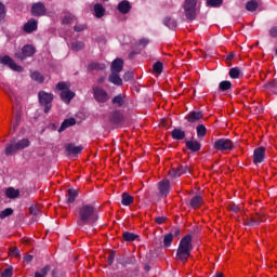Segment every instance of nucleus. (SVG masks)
Segmentation results:
<instances>
[{
  "label": "nucleus",
  "instance_id": "f257e3e1",
  "mask_svg": "<svg viewBox=\"0 0 277 277\" xmlns=\"http://www.w3.org/2000/svg\"><path fill=\"white\" fill-rule=\"evenodd\" d=\"M98 222V212L92 205H82L78 209L77 224L83 226H94Z\"/></svg>",
  "mask_w": 277,
  "mask_h": 277
},
{
  "label": "nucleus",
  "instance_id": "f03ea898",
  "mask_svg": "<svg viewBox=\"0 0 277 277\" xmlns=\"http://www.w3.org/2000/svg\"><path fill=\"white\" fill-rule=\"evenodd\" d=\"M192 235L187 234L180 240V245L176 250V259L179 261H183L187 263L189 258L192 256V250H194V246L192 245Z\"/></svg>",
  "mask_w": 277,
  "mask_h": 277
},
{
  "label": "nucleus",
  "instance_id": "7ed1b4c3",
  "mask_svg": "<svg viewBox=\"0 0 277 277\" xmlns=\"http://www.w3.org/2000/svg\"><path fill=\"white\" fill-rule=\"evenodd\" d=\"M38 98L39 105L43 107L44 114H49V111H51V108L53 107V100L55 98V95L45 91H39Z\"/></svg>",
  "mask_w": 277,
  "mask_h": 277
},
{
  "label": "nucleus",
  "instance_id": "20e7f679",
  "mask_svg": "<svg viewBox=\"0 0 277 277\" xmlns=\"http://www.w3.org/2000/svg\"><path fill=\"white\" fill-rule=\"evenodd\" d=\"M198 5V0H185L183 4L184 14L187 21H196V6Z\"/></svg>",
  "mask_w": 277,
  "mask_h": 277
},
{
  "label": "nucleus",
  "instance_id": "39448f33",
  "mask_svg": "<svg viewBox=\"0 0 277 277\" xmlns=\"http://www.w3.org/2000/svg\"><path fill=\"white\" fill-rule=\"evenodd\" d=\"M214 150H219L221 153H224L226 150H234L235 143L230 138H217L214 142Z\"/></svg>",
  "mask_w": 277,
  "mask_h": 277
},
{
  "label": "nucleus",
  "instance_id": "423d86ee",
  "mask_svg": "<svg viewBox=\"0 0 277 277\" xmlns=\"http://www.w3.org/2000/svg\"><path fill=\"white\" fill-rule=\"evenodd\" d=\"M34 55H36V48L31 44L24 45L21 52L15 53V57L21 62H25L27 57H34Z\"/></svg>",
  "mask_w": 277,
  "mask_h": 277
},
{
  "label": "nucleus",
  "instance_id": "0eeeda50",
  "mask_svg": "<svg viewBox=\"0 0 277 277\" xmlns=\"http://www.w3.org/2000/svg\"><path fill=\"white\" fill-rule=\"evenodd\" d=\"M93 98L96 103H107L109 101V93L101 87H94Z\"/></svg>",
  "mask_w": 277,
  "mask_h": 277
},
{
  "label": "nucleus",
  "instance_id": "6e6552de",
  "mask_svg": "<svg viewBox=\"0 0 277 277\" xmlns=\"http://www.w3.org/2000/svg\"><path fill=\"white\" fill-rule=\"evenodd\" d=\"M0 64L9 66V68L15 72H23V67L21 65H16V62H14L10 55L0 57Z\"/></svg>",
  "mask_w": 277,
  "mask_h": 277
},
{
  "label": "nucleus",
  "instance_id": "1a4fd4ad",
  "mask_svg": "<svg viewBox=\"0 0 277 277\" xmlns=\"http://www.w3.org/2000/svg\"><path fill=\"white\" fill-rule=\"evenodd\" d=\"M265 147H256L253 151V163L258 166V163H263L265 161Z\"/></svg>",
  "mask_w": 277,
  "mask_h": 277
},
{
  "label": "nucleus",
  "instance_id": "9d476101",
  "mask_svg": "<svg viewBox=\"0 0 277 277\" xmlns=\"http://www.w3.org/2000/svg\"><path fill=\"white\" fill-rule=\"evenodd\" d=\"M32 16H44L47 14V6L42 2H36L31 6Z\"/></svg>",
  "mask_w": 277,
  "mask_h": 277
},
{
  "label": "nucleus",
  "instance_id": "9b49d317",
  "mask_svg": "<svg viewBox=\"0 0 277 277\" xmlns=\"http://www.w3.org/2000/svg\"><path fill=\"white\" fill-rule=\"evenodd\" d=\"M261 222H265V214L258 212L254 216L246 222V226H259Z\"/></svg>",
  "mask_w": 277,
  "mask_h": 277
},
{
  "label": "nucleus",
  "instance_id": "f8f14e48",
  "mask_svg": "<svg viewBox=\"0 0 277 277\" xmlns=\"http://www.w3.org/2000/svg\"><path fill=\"white\" fill-rule=\"evenodd\" d=\"M65 150L67 153V155H80L81 150H83V146L82 145H75V143H69L67 145H65Z\"/></svg>",
  "mask_w": 277,
  "mask_h": 277
},
{
  "label": "nucleus",
  "instance_id": "ddd939ff",
  "mask_svg": "<svg viewBox=\"0 0 277 277\" xmlns=\"http://www.w3.org/2000/svg\"><path fill=\"white\" fill-rule=\"evenodd\" d=\"M109 120L111 124H122L124 122V116L119 110L110 113Z\"/></svg>",
  "mask_w": 277,
  "mask_h": 277
},
{
  "label": "nucleus",
  "instance_id": "4468645a",
  "mask_svg": "<svg viewBox=\"0 0 277 277\" xmlns=\"http://www.w3.org/2000/svg\"><path fill=\"white\" fill-rule=\"evenodd\" d=\"M158 189L161 196L170 194V180H162L158 183Z\"/></svg>",
  "mask_w": 277,
  "mask_h": 277
},
{
  "label": "nucleus",
  "instance_id": "2eb2a0df",
  "mask_svg": "<svg viewBox=\"0 0 277 277\" xmlns=\"http://www.w3.org/2000/svg\"><path fill=\"white\" fill-rule=\"evenodd\" d=\"M122 68H124V61L116 58L110 65V72H122Z\"/></svg>",
  "mask_w": 277,
  "mask_h": 277
},
{
  "label": "nucleus",
  "instance_id": "dca6fc26",
  "mask_svg": "<svg viewBox=\"0 0 277 277\" xmlns=\"http://www.w3.org/2000/svg\"><path fill=\"white\" fill-rule=\"evenodd\" d=\"M162 24L164 27H168V29H171V31H176V28L179 27V22L170 16H166Z\"/></svg>",
  "mask_w": 277,
  "mask_h": 277
},
{
  "label": "nucleus",
  "instance_id": "f3484780",
  "mask_svg": "<svg viewBox=\"0 0 277 277\" xmlns=\"http://www.w3.org/2000/svg\"><path fill=\"white\" fill-rule=\"evenodd\" d=\"M26 34H34L38 29V21L29 19L23 27Z\"/></svg>",
  "mask_w": 277,
  "mask_h": 277
},
{
  "label": "nucleus",
  "instance_id": "a211bd4d",
  "mask_svg": "<svg viewBox=\"0 0 277 277\" xmlns=\"http://www.w3.org/2000/svg\"><path fill=\"white\" fill-rule=\"evenodd\" d=\"M117 10L118 12H120V14H129V12H131V2H129L128 0L119 2L117 5Z\"/></svg>",
  "mask_w": 277,
  "mask_h": 277
},
{
  "label": "nucleus",
  "instance_id": "6ab92c4d",
  "mask_svg": "<svg viewBox=\"0 0 277 277\" xmlns=\"http://www.w3.org/2000/svg\"><path fill=\"white\" fill-rule=\"evenodd\" d=\"M186 148L188 150H190L192 153H198L200 150V148H202V144H200V142L198 141H186Z\"/></svg>",
  "mask_w": 277,
  "mask_h": 277
},
{
  "label": "nucleus",
  "instance_id": "aec40b11",
  "mask_svg": "<svg viewBox=\"0 0 277 277\" xmlns=\"http://www.w3.org/2000/svg\"><path fill=\"white\" fill-rule=\"evenodd\" d=\"M202 111L193 110L188 113V115L186 116V120L190 123L198 122V120L202 119Z\"/></svg>",
  "mask_w": 277,
  "mask_h": 277
},
{
  "label": "nucleus",
  "instance_id": "412c9836",
  "mask_svg": "<svg viewBox=\"0 0 277 277\" xmlns=\"http://www.w3.org/2000/svg\"><path fill=\"white\" fill-rule=\"evenodd\" d=\"M60 96H61V101H63V103H66L68 105L70 101L75 98V92L67 89L65 91H62Z\"/></svg>",
  "mask_w": 277,
  "mask_h": 277
},
{
  "label": "nucleus",
  "instance_id": "4be33fe9",
  "mask_svg": "<svg viewBox=\"0 0 277 277\" xmlns=\"http://www.w3.org/2000/svg\"><path fill=\"white\" fill-rule=\"evenodd\" d=\"M79 196V190L75 188H69L67 192V199L66 203L67 205H72L75 200H77V197Z\"/></svg>",
  "mask_w": 277,
  "mask_h": 277
},
{
  "label": "nucleus",
  "instance_id": "5701e85b",
  "mask_svg": "<svg viewBox=\"0 0 277 277\" xmlns=\"http://www.w3.org/2000/svg\"><path fill=\"white\" fill-rule=\"evenodd\" d=\"M203 202L202 197L197 195L189 200V207H192V209H200Z\"/></svg>",
  "mask_w": 277,
  "mask_h": 277
},
{
  "label": "nucleus",
  "instance_id": "b1692460",
  "mask_svg": "<svg viewBox=\"0 0 277 277\" xmlns=\"http://www.w3.org/2000/svg\"><path fill=\"white\" fill-rule=\"evenodd\" d=\"M75 124H77V120L75 118L65 119L58 129V133L66 131V129H69V127H75Z\"/></svg>",
  "mask_w": 277,
  "mask_h": 277
},
{
  "label": "nucleus",
  "instance_id": "393cba45",
  "mask_svg": "<svg viewBox=\"0 0 277 277\" xmlns=\"http://www.w3.org/2000/svg\"><path fill=\"white\" fill-rule=\"evenodd\" d=\"M172 140L182 141L185 140V131L181 128H175L171 131Z\"/></svg>",
  "mask_w": 277,
  "mask_h": 277
},
{
  "label": "nucleus",
  "instance_id": "a878e982",
  "mask_svg": "<svg viewBox=\"0 0 277 277\" xmlns=\"http://www.w3.org/2000/svg\"><path fill=\"white\" fill-rule=\"evenodd\" d=\"M93 12L95 18H103V16H105V6H103L101 3H95L93 6Z\"/></svg>",
  "mask_w": 277,
  "mask_h": 277
},
{
  "label": "nucleus",
  "instance_id": "bb28decb",
  "mask_svg": "<svg viewBox=\"0 0 277 277\" xmlns=\"http://www.w3.org/2000/svg\"><path fill=\"white\" fill-rule=\"evenodd\" d=\"M109 83H114V85H122V78H120V72H114L108 76Z\"/></svg>",
  "mask_w": 277,
  "mask_h": 277
},
{
  "label": "nucleus",
  "instance_id": "cd10ccee",
  "mask_svg": "<svg viewBox=\"0 0 277 277\" xmlns=\"http://www.w3.org/2000/svg\"><path fill=\"white\" fill-rule=\"evenodd\" d=\"M133 196H131L129 193L124 192L121 194V205L123 207H131L133 205Z\"/></svg>",
  "mask_w": 277,
  "mask_h": 277
},
{
  "label": "nucleus",
  "instance_id": "c85d7f7f",
  "mask_svg": "<svg viewBox=\"0 0 277 277\" xmlns=\"http://www.w3.org/2000/svg\"><path fill=\"white\" fill-rule=\"evenodd\" d=\"M18 148H16V140L11 141L9 144H6L5 147V155L10 157V155H14Z\"/></svg>",
  "mask_w": 277,
  "mask_h": 277
},
{
  "label": "nucleus",
  "instance_id": "c756f323",
  "mask_svg": "<svg viewBox=\"0 0 277 277\" xmlns=\"http://www.w3.org/2000/svg\"><path fill=\"white\" fill-rule=\"evenodd\" d=\"M5 196L11 199L18 198L21 196V190L15 189L14 187H9L5 190Z\"/></svg>",
  "mask_w": 277,
  "mask_h": 277
},
{
  "label": "nucleus",
  "instance_id": "7c9ffc66",
  "mask_svg": "<svg viewBox=\"0 0 277 277\" xmlns=\"http://www.w3.org/2000/svg\"><path fill=\"white\" fill-rule=\"evenodd\" d=\"M233 88V83L229 80H223L219 83V92H228Z\"/></svg>",
  "mask_w": 277,
  "mask_h": 277
},
{
  "label": "nucleus",
  "instance_id": "2f4dec72",
  "mask_svg": "<svg viewBox=\"0 0 277 277\" xmlns=\"http://www.w3.org/2000/svg\"><path fill=\"white\" fill-rule=\"evenodd\" d=\"M15 146L17 150H25V148H29V138H23L18 142L15 141Z\"/></svg>",
  "mask_w": 277,
  "mask_h": 277
},
{
  "label": "nucleus",
  "instance_id": "473e14b6",
  "mask_svg": "<svg viewBox=\"0 0 277 277\" xmlns=\"http://www.w3.org/2000/svg\"><path fill=\"white\" fill-rule=\"evenodd\" d=\"M122 238L124 239V241H135V239H140V235L133 234L131 232H123L122 234Z\"/></svg>",
  "mask_w": 277,
  "mask_h": 277
},
{
  "label": "nucleus",
  "instance_id": "72a5a7b5",
  "mask_svg": "<svg viewBox=\"0 0 277 277\" xmlns=\"http://www.w3.org/2000/svg\"><path fill=\"white\" fill-rule=\"evenodd\" d=\"M258 8L259 2H256V0H250L246 4V10H248V12H256Z\"/></svg>",
  "mask_w": 277,
  "mask_h": 277
},
{
  "label": "nucleus",
  "instance_id": "f704fd0d",
  "mask_svg": "<svg viewBox=\"0 0 277 277\" xmlns=\"http://www.w3.org/2000/svg\"><path fill=\"white\" fill-rule=\"evenodd\" d=\"M51 272V265H45L41 271H37L35 273V277H47V275Z\"/></svg>",
  "mask_w": 277,
  "mask_h": 277
},
{
  "label": "nucleus",
  "instance_id": "c9c22d12",
  "mask_svg": "<svg viewBox=\"0 0 277 277\" xmlns=\"http://www.w3.org/2000/svg\"><path fill=\"white\" fill-rule=\"evenodd\" d=\"M111 103L113 105H117V107H122V105H124V96L122 94H118L111 100Z\"/></svg>",
  "mask_w": 277,
  "mask_h": 277
},
{
  "label": "nucleus",
  "instance_id": "e433bc0d",
  "mask_svg": "<svg viewBox=\"0 0 277 277\" xmlns=\"http://www.w3.org/2000/svg\"><path fill=\"white\" fill-rule=\"evenodd\" d=\"M32 81H37V83H44V76L40 74V71H34L30 74Z\"/></svg>",
  "mask_w": 277,
  "mask_h": 277
},
{
  "label": "nucleus",
  "instance_id": "4c0bfd02",
  "mask_svg": "<svg viewBox=\"0 0 277 277\" xmlns=\"http://www.w3.org/2000/svg\"><path fill=\"white\" fill-rule=\"evenodd\" d=\"M230 79H239L240 75H241V69H239V67H233L229 69L228 72Z\"/></svg>",
  "mask_w": 277,
  "mask_h": 277
},
{
  "label": "nucleus",
  "instance_id": "58836bf2",
  "mask_svg": "<svg viewBox=\"0 0 277 277\" xmlns=\"http://www.w3.org/2000/svg\"><path fill=\"white\" fill-rule=\"evenodd\" d=\"M207 135V127L205 124L197 126V137L202 138Z\"/></svg>",
  "mask_w": 277,
  "mask_h": 277
},
{
  "label": "nucleus",
  "instance_id": "ea45409f",
  "mask_svg": "<svg viewBox=\"0 0 277 277\" xmlns=\"http://www.w3.org/2000/svg\"><path fill=\"white\" fill-rule=\"evenodd\" d=\"M172 241H174V238L172 237V234H167L163 237V248H170L172 246Z\"/></svg>",
  "mask_w": 277,
  "mask_h": 277
},
{
  "label": "nucleus",
  "instance_id": "a19ab883",
  "mask_svg": "<svg viewBox=\"0 0 277 277\" xmlns=\"http://www.w3.org/2000/svg\"><path fill=\"white\" fill-rule=\"evenodd\" d=\"M85 43L81 41H75L71 43V51H83Z\"/></svg>",
  "mask_w": 277,
  "mask_h": 277
},
{
  "label": "nucleus",
  "instance_id": "79ce46f5",
  "mask_svg": "<svg viewBox=\"0 0 277 277\" xmlns=\"http://www.w3.org/2000/svg\"><path fill=\"white\" fill-rule=\"evenodd\" d=\"M153 70L154 72H156L157 75H161L163 72V63L161 62H156L154 65H153Z\"/></svg>",
  "mask_w": 277,
  "mask_h": 277
},
{
  "label": "nucleus",
  "instance_id": "37998d69",
  "mask_svg": "<svg viewBox=\"0 0 277 277\" xmlns=\"http://www.w3.org/2000/svg\"><path fill=\"white\" fill-rule=\"evenodd\" d=\"M14 213L12 208H6L0 212V220H5V217H10Z\"/></svg>",
  "mask_w": 277,
  "mask_h": 277
},
{
  "label": "nucleus",
  "instance_id": "c03bdc74",
  "mask_svg": "<svg viewBox=\"0 0 277 277\" xmlns=\"http://www.w3.org/2000/svg\"><path fill=\"white\" fill-rule=\"evenodd\" d=\"M224 3V0H207L208 8H220Z\"/></svg>",
  "mask_w": 277,
  "mask_h": 277
},
{
  "label": "nucleus",
  "instance_id": "a18cd8bd",
  "mask_svg": "<svg viewBox=\"0 0 277 277\" xmlns=\"http://www.w3.org/2000/svg\"><path fill=\"white\" fill-rule=\"evenodd\" d=\"M103 68H105V67L100 63H90L88 65V70H90V71H92V70H103Z\"/></svg>",
  "mask_w": 277,
  "mask_h": 277
},
{
  "label": "nucleus",
  "instance_id": "49530a36",
  "mask_svg": "<svg viewBox=\"0 0 277 277\" xmlns=\"http://www.w3.org/2000/svg\"><path fill=\"white\" fill-rule=\"evenodd\" d=\"M266 88L273 92V94H277V80H273L266 83Z\"/></svg>",
  "mask_w": 277,
  "mask_h": 277
},
{
  "label": "nucleus",
  "instance_id": "de8ad7c7",
  "mask_svg": "<svg viewBox=\"0 0 277 277\" xmlns=\"http://www.w3.org/2000/svg\"><path fill=\"white\" fill-rule=\"evenodd\" d=\"M9 254L11 256H15V259H21V250H18V247H13L9 249Z\"/></svg>",
  "mask_w": 277,
  "mask_h": 277
},
{
  "label": "nucleus",
  "instance_id": "09e8293b",
  "mask_svg": "<svg viewBox=\"0 0 277 277\" xmlns=\"http://www.w3.org/2000/svg\"><path fill=\"white\" fill-rule=\"evenodd\" d=\"M14 274V268L12 266L5 268L2 273H1V277H12Z\"/></svg>",
  "mask_w": 277,
  "mask_h": 277
},
{
  "label": "nucleus",
  "instance_id": "8fccbe9b",
  "mask_svg": "<svg viewBox=\"0 0 277 277\" xmlns=\"http://www.w3.org/2000/svg\"><path fill=\"white\" fill-rule=\"evenodd\" d=\"M179 171H180V174L182 176V174H187V172L192 173V168H189V166H179L177 167Z\"/></svg>",
  "mask_w": 277,
  "mask_h": 277
},
{
  "label": "nucleus",
  "instance_id": "3c124183",
  "mask_svg": "<svg viewBox=\"0 0 277 277\" xmlns=\"http://www.w3.org/2000/svg\"><path fill=\"white\" fill-rule=\"evenodd\" d=\"M115 259H116V251H109L108 258H107L108 265H114Z\"/></svg>",
  "mask_w": 277,
  "mask_h": 277
},
{
  "label": "nucleus",
  "instance_id": "603ef678",
  "mask_svg": "<svg viewBox=\"0 0 277 277\" xmlns=\"http://www.w3.org/2000/svg\"><path fill=\"white\" fill-rule=\"evenodd\" d=\"M170 176H172V179H177L179 176H181V171H179V167L177 168H173L170 172H169Z\"/></svg>",
  "mask_w": 277,
  "mask_h": 277
},
{
  "label": "nucleus",
  "instance_id": "864d4df0",
  "mask_svg": "<svg viewBox=\"0 0 277 277\" xmlns=\"http://www.w3.org/2000/svg\"><path fill=\"white\" fill-rule=\"evenodd\" d=\"M85 29H88V25L85 24H78L74 27V31L77 32L85 31Z\"/></svg>",
  "mask_w": 277,
  "mask_h": 277
},
{
  "label": "nucleus",
  "instance_id": "5fc2aeb1",
  "mask_svg": "<svg viewBox=\"0 0 277 277\" xmlns=\"http://www.w3.org/2000/svg\"><path fill=\"white\" fill-rule=\"evenodd\" d=\"M5 4H3L2 2H0V23L1 21H3V18H5Z\"/></svg>",
  "mask_w": 277,
  "mask_h": 277
},
{
  "label": "nucleus",
  "instance_id": "6e6d98bb",
  "mask_svg": "<svg viewBox=\"0 0 277 277\" xmlns=\"http://www.w3.org/2000/svg\"><path fill=\"white\" fill-rule=\"evenodd\" d=\"M56 90L64 92V91L68 90V84L66 82H58L56 84Z\"/></svg>",
  "mask_w": 277,
  "mask_h": 277
},
{
  "label": "nucleus",
  "instance_id": "4d7b16f0",
  "mask_svg": "<svg viewBox=\"0 0 277 277\" xmlns=\"http://www.w3.org/2000/svg\"><path fill=\"white\" fill-rule=\"evenodd\" d=\"M169 235H172V237H180L181 236V228L179 227H173L171 229V233H169Z\"/></svg>",
  "mask_w": 277,
  "mask_h": 277
},
{
  "label": "nucleus",
  "instance_id": "13d9d810",
  "mask_svg": "<svg viewBox=\"0 0 277 277\" xmlns=\"http://www.w3.org/2000/svg\"><path fill=\"white\" fill-rule=\"evenodd\" d=\"M72 23V15H65L63 17V25H70Z\"/></svg>",
  "mask_w": 277,
  "mask_h": 277
},
{
  "label": "nucleus",
  "instance_id": "bf43d9fd",
  "mask_svg": "<svg viewBox=\"0 0 277 277\" xmlns=\"http://www.w3.org/2000/svg\"><path fill=\"white\" fill-rule=\"evenodd\" d=\"M131 80H133V71H127L123 75V81H131Z\"/></svg>",
  "mask_w": 277,
  "mask_h": 277
},
{
  "label": "nucleus",
  "instance_id": "052dcab7",
  "mask_svg": "<svg viewBox=\"0 0 277 277\" xmlns=\"http://www.w3.org/2000/svg\"><path fill=\"white\" fill-rule=\"evenodd\" d=\"M268 34L271 38H277V26H273L269 30Z\"/></svg>",
  "mask_w": 277,
  "mask_h": 277
},
{
  "label": "nucleus",
  "instance_id": "680f3d73",
  "mask_svg": "<svg viewBox=\"0 0 277 277\" xmlns=\"http://www.w3.org/2000/svg\"><path fill=\"white\" fill-rule=\"evenodd\" d=\"M29 213L30 215H38V213H40V209H38L36 206H31L29 208Z\"/></svg>",
  "mask_w": 277,
  "mask_h": 277
},
{
  "label": "nucleus",
  "instance_id": "e2e57ef3",
  "mask_svg": "<svg viewBox=\"0 0 277 277\" xmlns=\"http://www.w3.org/2000/svg\"><path fill=\"white\" fill-rule=\"evenodd\" d=\"M149 42L150 41L148 39L143 38V39H140L138 44L140 47H143V49H145V47H148Z\"/></svg>",
  "mask_w": 277,
  "mask_h": 277
},
{
  "label": "nucleus",
  "instance_id": "0e129e2a",
  "mask_svg": "<svg viewBox=\"0 0 277 277\" xmlns=\"http://www.w3.org/2000/svg\"><path fill=\"white\" fill-rule=\"evenodd\" d=\"M21 124V115L17 113L15 116V123L13 126V131H16V127Z\"/></svg>",
  "mask_w": 277,
  "mask_h": 277
},
{
  "label": "nucleus",
  "instance_id": "69168bd1",
  "mask_svg": "<svg viewBox=\"0 0 277 277\" xmlns=\"http://www.w3.org/2000/svg\"><path fill=\"white\" fill-rule=\"evenodd\" d=\"M229 211H233V213H239V211H241V209L237 205H232V206H229Z\"/></svg>",
  "mask_w": 277,
  "mask_h": 277
},
{
  "label": "nucleus",
  "instance_id": "338daca9",
  "mask_svg": "<svg viewBox=\"0 0 277 277\" xmlns=\"http://www.w3.org/2000/svg\"><path fill=\"white\" fill-rule=\"evenodd\" d=\"M156 224H163L166 222V216H158L155 219Z\"/></svg>",
  "mask_w": 277,
  "mask_h": 277
},
{
  "label": "nucleus",
  "instance_id": "774afa93",
  "mask_svg": "<svg viewBox=\"0 0 277 277\" xmlns=\"http://www.w3.org/2000/svg\"><path fill=\"white\" fill-rule=\"evenodd\" d=\"M32 261H34V255L28 254L24 256L25 263H31Z\"/></svg>",
  "mask_w": 277,
  "mask_h": 277
}]
</instances>
